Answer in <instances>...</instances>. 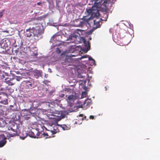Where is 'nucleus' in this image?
Segmentation results:
<instances>
[{"label": "nucleus", "mask_w": 160, "mask_h": 160, "mask_svg": "<svg viewBox=\"0 0 160 160\" xmlns=\"http://www.w3.org/2000/svg\"><path fill=\"white\" fill-rule=\"evenodd\" d=\"M29 136L31 137L35 138H36L37 137L36 135L32 131L30 132H29Z\"/></svg>", "instance_id": "nucleus-18"}, {"label": "nucleus", "mask_w": 160, "mask_h": 160, "mask_svg": "<svg viewBox=\"0 0 160 160\" xmlns=\"http://www.w3.org/2000/svg\"><path fill=\"white\" fill-rule=\"evenodd\" d=\"M22 77L21 76H17L15 77V78L18 81H20L22 79Z\"/></svg>", "instance_id": "nucleus-23"}, {"label": "nucleus", "mask_w": 160, "mask_h": 160, "mask_svg": "<svg viewBox=\"0 0 160 160\" xmlns=\"http://www.w3.org/2000/svg\"><path fill=\"white\" fill-rule=\"evenodd\" d=\"M35 103H37V102L33 101L32 102V106L33 107H37L38 106V104L37 103L36 104H35Z\"/></svg>", "instance_id": "nucleus-20"}, {"label": "nucleus", "mask_w": 160, "mask_h": 160, "mask_svg": "<svg viewBox=\"0 0 160 160\" xmlns=\"http://www.w3.org/2000/svg\"><path fill=\"white\" fill-rule=\"evenodd\" d=\"M94 25L96 26V28H99L100 27L101 23H102L101 21H97L96 20H93Z\"/></svg>", "instance_id": "nucleus-14"}, {"label": "nucleus", "mask_w": 160, "mask_h": 160, "mask_svg": "<svg viewBox=\"0 0 160 160\" xmlns=\"http://www.w3.org/2000/svg\"><path fill=\"white\" fill-rule=\"evenodd\" d=\"M88 19L79 18L75 20L74 22V26L76 27H82L87 24H89Z\"/></svg>", "instance_id": "nucleus-4"}, {"label": "nucleus", "mask_w": 160, "mask_h": 160, "mask_svg": "<svg viewBox=\"0 0 160 160\" xmlns=\"http://www.w3.org/2000/svg\"><path fill=\"white\" fill-rule=\"evenodd\" d=\"M4 46V47H7V46H5V45H4V46Z\"/></svg>", "instance_id": "nucleus-39"}, {"label": "nucleus", "mask_w": 160, "mask_h": 160, "mask_svg": "<svg viewBox=\"0 0 160 160\" xmlns=\"http://www.w3.org/2000/svg\"><path fill=\"white\" fill-rule=\"evenodd\" d=\"M92 31H89V33H92Z\"/></svg>", "instance_id": "nucleus-35"}, {"label": "nucleus", "mask_w": 160, "mask_h": 160, "mask_svg": "<svg viewBox=\"0 0 160 160\" xmlns=\"http://www.w3.org/2000/svg\"><path fill=\"white\" fill-rule=\"evenodd\" d=\"M92 38L90 37L88 38V41H87L85 39L83 38V42L84 44V47L83 48V50L87 52L89 50L90 47V44L89 40H91Z\"/></svg>", "instance_id": "nucleus-7"}, {"label": "nucleus", "mask_w": 160, "mask_h": 160, "mask_svg": "<svg viewBox=\"0 0 160 160\" xmlns=\"http://www.w3.org/2000/svg\"><path fill=\"white\" fill-rule=\"evenodd\" d=\"M59 114H60V115L59 116L60 117L59 118V120H60L61 119L63 118L65 116L64 115H62V112L61 111H60L59 112Z\"/></svg>", "instance_id": "nucleus-21"}, {"label": "nucleus", "mask_w": 160, "mask_h": 160, "mask_svg": "<svg viewBox=\"0 0 160 160\" xmlns=\"http://www.w3.org/2000/svg\"><path fill=\"white\" fill-rule=\"evenodd\" d=\"M102 0H95L94 6H92L91 9L93 10L97 9L98 10V8L100 7L102 3Z\"/></svg>", "instance_id": "nucleus-11"}, {"label": "nucleus", "mask_w": 160, "mask_h": 160, "mask_svg": "<svg viewBox=\"0 0 160 160\" xmlns=\"http://www.w3.org/2000/svg\"><path fill=\"white\" fill-rule=\"evenodd\" d=\"M102 5L105 8H107L108 6L107 1H104L103 3H102Z\"/></svg>", "instance_id": "nucleus-24"}, {"label": "nucleus", "mask_w": 160, "mask_h": 160, "mask_svg": "<svg viewBox=\"0 0 160 160\" xmlns=\"http://www.w3.org/2000/svg\"><path fill=\"white\" fill-rule=\"evenodd\" d=\"M2 46L1 44V43L0 42V48H2Z\"/></svg>", "instance_id": "nucleus-36"}, {"label": "nucleus", "mask_w": 160, "mask_h": 160, "mask_svg": "<svg viewBox=\"0 0 160 160\" xmlns=\"http://www.w3.org/2000/svg\"><path fill=\"white\" fill-rule=\"evenodd\" d=\"M56 51L58 53H61V50H60V49L58 48H56Z\"/></svg>", "instance_id": "nucleus-28"}, {"label": "nucleus", "mask_w": 160, "mask_h": 160, "mask_svg": "<svg viewBox=\"0 0 160 160\" xmlns=\"http://www.w3.org/2000/svg\"><path fill=\"white\" fill-rule=\"evenodd\" d=\"M4 10H3V12H0V18H1L2 16V12H4Z\"/></svg>", "instance_id": "nucleus-32"}, {"label": "nucleus", "mask_w": 160, "mask_h": 160, "mask_svg": "<svg viewBox=\"0 0 160 160\" xmlns=\"http://www.w3.org/2000/svg\"><path fill=\"white\" fill-rule=\"evenodd\" d=\"M23 82L26 84V86L28 88L32 89L34 88L36 86V85L33 79H30L29 80L23 81Z\"/></svg>", "instance_id": "nucleus-6"}, {"label": "nucleus", "mask_w": 160, "mask_h": 160, "mask_svg": "<svg viewBox=\"0 0 160 160\" xmlns=\"http://www.w3.org/2000/svg\"><path fill=\"white\" fill-rule=\"evenodd\" d=\"M37 4L38 5H40L41 4V2H38Z\"/></svg>", "instance_id": "nucleus-34"}, {"label": "nucleus", "mask_w": 160, "mask_h": 160, "mask_svg": "<svg viewBox=\"0 0 160 160\" xmlns=\"http://www.w3.org/2000/svg\"><path fill=\"white\" fill-rule=\"evenodd\" d=\"M0 102L1 103L4 104L5 105L8 104V100L6 99L3 100H2L0 101Z\"/></svg>", "instance_id": "nucleus-19"}, {"label": "nucleus", "mask_w": 160, "mask_h": 160, "mask_svg": "<svg viewBox=\"0 0 160 160\" xmlns=\"http://www.w3.org/2000/svg\"><path fill=\"white\" fill-rule=\"evenodd\" d=\"M77 30H79V31H81L80 30H79V29H77Z\"/></svg>", "instance_id": "nucleus-40"}, {"label": "nucleus", "mask_w": 160, "mask_h": 160, "mask_svg": "<svg viewBox=\"0 0 160 160\" xmlns=\"http://www.w3.org/2000/svg\"><path fill=\"white\" fill-rule=\"evenodd\" d=\"M76 33H77V34H78V32H76L73 33L72 34H71L69 36L68 38V40H73V41L71 42L74 43H77V41H76V40H77L78 39H79V37L78 35L76 34Z\"/></svg>", "instance_id": "nucleus-8"}, {"label": "nucleus", "mask_w": 160, "mask_h": 160, "mask_svg": "<svg viewBox=\"0 0 160 160\" xmlns=\"http://www.w3.org/2000/svg\"><path fill=\"white\" fill-rule=\"evenodd\" d=\"M38 55V53L37 52L36 53H33V54H32V56H33L34 57L36 58L37 57Z\"/></svg>", "instance_id": "nucleus-29"}, {"label": "nucleus", "mask_w": 160, "mask_h": 160, "mask_svg": "<svg viewBox=\"0 0 160 160\" xmlns=\"http://www.w3.org/2000/svg\"><path fill=\"white\" fill-rule=\"evenodd\" d=\"M82 116H83V115H82V114H80V115H79V116H80V117H82Z\"/></svg>", "instance_id": "nucleus-37"}, {"label": "nucleus", "mask_w": 160, "mask_h": 160, "mask_svg": "<svg viewBox=\"0 0 160 160\" xmlns=\"http://www.w3.org/2000/svg\"><path fill=\"white\" fill-rule=\"evenodd\" d=\"M88 60H92V61H93L94 62H95V61L91 57H89L88 58Z\"/></svg>", "instance_id": "nucleus-31"}, {"label": "nucleus", "mask_w": 160, "mask_h": 160, "mask_svg": "<svg viewBox=\"0 0 160 160\" xmlns=\"http://www.w3.org/2000/svg\"><path fill=\"white\" fill-rule=\"evenodd\" d=\"M26 22H29L30 25L34 26L32 27V29H33L34 39L37 40H39L41 37V35L44 32V29L43 28H41V25L39 23L37 22L35 19Z\"/></svg>", "instance_id": "nucleus-1"}, {"label": "nucleus", "mask_w": 160, "mask_h": 160, "mask_svg": "<svg viewBox=\"0 0 160 160\" xmlns=\"http://www.w3.org/2000/svg\"><path fill=\"white\" fill-rule=\"evenodd\" d=\"M75 99V96L73 95H69L68 97L67 100L68 102H73Z\"/></svg>", "instance_id": "nucleus-15"}, {"label": "nucleus", "mask_w": 160, "mask_h": 160, "mask_svg": "<svg viewBox=\"0 0 160 160\" xmlns=\"http://www.w3.org/2000/svg\"><path fill=\"white\" fill-rule=\"evenodd\" d=\"M61 127L63 130L68 129V127L66 125H61Z\"/></svg>", "instance_id": "nucleus-22"}, {"label": "nucleus", "mask_w": 160, "mask_h": 160, "mask_svg": "<svg viewBox=\"0 0 160 160\" xmlns=\"http://www.w3.org/2000/svg\"><path fill=\"white\" fill-rule=\"evenodd\" d=\"M91 103V101L90 100L87 99L86 100H85L84 102H83V105L84 106H87L88 105L90 104Z\"/></svg>", "instance_id": "nucleus-16"}, {"label": "nucleus", "mask_w": 160, "mask_h": 160, "mask_svg": "<svg viewBox=\"0 0 160 160\" xmlns=\"http://www.w3.org/2000/svg\"><path fill=\"white\" fill-rule=\"evenodd\" d=\"M6 138L4 136H3L2 139L0 140V148L3 147L6 143Z\"/></svg>", "instance_id": "nucleus-12"}, {"label": "nucleus", "mask_w": 160, "mask_h": 160, "mask_svg": "<svg viewBox=\"0 0 160 160\" xmlns=\"http://www.w3.org/2000/svg\"><path fill=\"white\" fill-rule=\"evenodd\" d=\"M89 118L91 119H93L94 118V117L93 116L91 115L89 117Z\"/></svg>", "instance_id": "nucleus-33"}, {"label": "nucleus", "mask_w": 160, "mask_h": 160, "mask_svg": "<svg viewBox=\"0 0 160 160\" xmlns=\"http://www.w3.org/2000/svg\"><path fill=\"white\" fill-rule=\"evenodd\" d=\"M37 136L38 137H38L40 138V137H39V136L40 135V134H41L43 136V134L41 132H37Z\"/></svg>", "instance_id": "nucleus-30"}, {"label": "nucleus", "mask_w": 160, "mask_h": 160, "mask_svg": "<svg viewBox=\"0 0 160 160\" xmlns=\"http://www.w3.org/2000/svg\"><path fill=\"white\" fill-rule=\"evenodd\" d=\"M24 133L25 135H20V137L22 139H24L25 138H26L27 136V134L26 132H23L22 133Z\"/></svg>", "instance_id": "nucleus-17"}, {"label": "nucleus", "mask_w": 160, "mask_h": 160, "mask_svg": "<svg viewBox=\"0 0 160 160\" xmlns=\"http://www.w3.org/2000/svg\"><path fill=\"white\" fill-rule=\"evenodd\" d=\"M88 57V56L87 55H84L83 56H82L80 58H79L80 59H81L82 58H87Z\"/></svg>", "instance_id": "nucleus-27"}, {"label": "nucleus", "mask_w": 160, "mask_h": 160, "mask_svg": "<svg viewBox=\"0 0 160 160\" xmlns=\"http://www.w3.org/2000/svg\"><path fill=\"white\" fill-rule=\"evenodd\" d=\"M72 57H74V56H75V55H72Z\"/></svg>", "instance_id": "nucleus-38"}, {"label": "nucleus", "mask_w": 160, "mask_h": 160, "mask_svg": "<svg viewBox=\"0 0 160 160\" xmlns=\"http://www.w3.org/2000/svg\"><path fill=\"white\" fill-rule=\"evenodd\" d=\"M7 123L5 119L3 118H0V127H3Z\"/></svg>", "instance_id": "nucleus-13"}, {"label": "nucleus", "mask_w": 160, "mask_h": 160, "mask_svg": "<svg viewBox=\"0 0 160 160\" xmlns=\"http://www.w3.org/2000/svg\"><path fill=\"white\" fill-rule=\"evenodd\" d=\"M42 72L41 70L35 69L32 72V73L34 77L36 78H38L42 76Z\"/></svg>", "instance_id": "nucleus-9"}, {"label": "nucleus", "mask_w": 160, "mask_h": 160, "mask_svg": "<svg viewBox=\"0 0 160 160\" xmlns=\"http://www.w3.org/2000/svg\"><path fill=\"white\" fill-rule=\"evenodd\" d=\"M86 11L88 13L87 15H90V18H93V20H96L97 21H101L102 20V19L99 17L100 14L98 10L87 9Z\"/></svg>", "instance_id": "nucleus-3"}, {"label": "nucleus", "mask_w": 160, "mask_h": 160, "mask_svg": "<svg viewBox=\"0 0 160 160\" xmlns=\"http://www.w3.org/2000/svg\"><path fill=\"white\" fill-rule=\"evenodd\" d=\"M6 127L9 131L8 132V135L10 137H13L18 135L17 126L14 122H9L7 124Z\"/></svg>", "instance_id": "nucleus-2"}, {"label": "nucleus", "mask_w": 160, "mask_h": 160, "mask_svg": "<svg viewBox=\"0 0 160 160\" xmlns=\"http://www.w3.org/2000/svg\"><path fill=\"white\" fill-rule=\"evenodd\" d=\"M48 131H49L48 133H43V137H46V138L53 137V135L56 134L58 131V129L57 126L54 127L52 130Z\"/></svg>", "instance_id": "nucleus-5"}, {"label": "nucleus", "mask_w": 160, "mask_h": 160, "mask_svg": "<svg viewBox=\"0 0 160 160\" xmlns=\"http://www.w3.org/2000/svg\"><path fill=\"white\" fill-rule=\"evenodd\" d=\"M33 29H32V28H30L24 32V34L26 37H30L32 35L33 36Z\"/></svg>", "instance_id": "nucleus-10"}, {"label": "nucleus", "mask_w": 160, "mask_h": 160, "mask_svg": "<svg viewBox=\"0 0 160 160\" xmlns=\"http://www.w3.org/2000/svg\"><path fill=\"white\" fill-rule=\"evenodd\" d=\"M8 79H5V82L8 84L9 85H13V84H10V83L11 82L9 80H8Z\"/></svg>", "instance_id": "nucleus-25"}, {"label": "nucleus", "mask_w": 160, "mask_h": 160, "mask_svg": "<svg viewBox=\"0 0 160 160\" xmlns=\"http://www.w3.org/2000/svg\"><path fill=\"white\" fill-rule=\"evenodd\" d=\"M59 36L60 37H61L60 36L55 35H53L52 37L53 38H55L56 39H57V38H58Z\"/></svg>", "instance_id": "nucleus-26"}]
</instances>
